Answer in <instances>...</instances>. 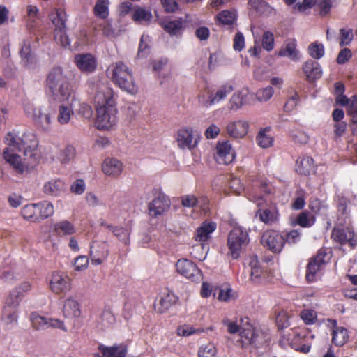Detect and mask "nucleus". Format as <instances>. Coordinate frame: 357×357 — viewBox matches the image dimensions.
I'll return each mask as SVG.
<instances>
[{
    "instance_id": "obj_1",
    "label": "nucleus",
    "mask_w": 357,
    "mask_h": 357,
    "mask_svg": "<svg viewBox=\"0 0 357 357\" xmlns=\"http://www.w3.org/2000/svg\"><path fill=\"white\" fill-rule=\"evenodd\" d=\"M96 107V126L98 130H109L117 122V109L113 89L107 84L97 83L91 87Z\"/></svg>"
},
{
    "instance_id": "obj_2",
    "label": "nucleus",
    "mask_w": 357,
    "mask_h": 357,
    "mask_svg": "<svg viewBox=\"0 0 357 357\" xmlns=\"http://www.w3.org/2000/svg\"><path fill=\"white\" fill-rule=\"evenodd\" d=\"M45 89L50 98L59 102L68 101L73 95L68 73L61 66L50 70L45 80Z\"/></svg>"
},
{
    "instance_id": "obj_3",
    "label": "nucleus",
    "mask_w": 357,
    "mask_h": 357,
    "mask_svg": "<svg viewBox=\"0 0 357 357\" xmlns=\"http://www.w3.org/2000/svg\"><path fill=\"white\" fill-rule=\"evenodd\" d=\"M4 143L13 150L23 151L24 156L35 163L40 158L38 151V140L36 135L31 132H24L20 136L15 132H10L6 135Z\"/></svg>"
},
{
    "instance_id": "obj_4",
    "label": "nucleus",
    "mask_w": 357,
    "mask_h": 357,
    "mask_svg": "<svg viewBox=\"0 0 357 357\" xmlns=\"http://www.w3.org/2000/svg\"><path fill=\"white\" fill-rule=\"evenodd\" d=\"M111 79L121 89L130 94L137 93L133 73L128 66L122 61H118L110 66Z\"/></svg>"
},
{
    "instance_id": "obj_5",
    "label": "nucleus",
    "mask_w": 357,
    "mask_h": 357,
    "mask_svg": "<svg viewBox=\"0 0 357 357\" xmlns=\"http://www.w3.org/2000/svg\"><path fill=\"white\" fill-rule=\"evenodd\" d=\"M250 243L248 230L241 226H235L229 231L227 246L234 259H238Z\"/></svg>"
},
{
    "instance_id": "obj_6",
    "label": "nucleus",
    "mask_w": 357,
    "mask_h": 357,
    "mask_svg": "<svg viewBox=\"0 0 357 357\" xmlns=\"http://www.w3.org/2000/svg\"><path fill=\"white\" fill-rule=\"evenodd\" d=\"M234 90L231 83H225L220 86L215 91H206L198 95L199 103L206 108H209L226 99L227 96Z\"/></svg>"
},
{
    "instance_id": "obj_7",
    "label": "nucleus",
    "mask_w": 357,
    "mask_h": 357,
    "mask_svg": "<svg viewBox=\"0 0 357 357\" xmlns=\"http://www.w3.org/2000/svg\"><path fill=\"white\" fill-rule=\"evenodd\" d=\"M330 259V254L326 250L321 249L316 256L309 260L306 269V279L309 282L317 280Z\"/></svg>"
},
{
    "instance_id": "obj_8",
    "label": "nucleus",
    "mask_w": 357,
    "mask_h": 357,
    "mask_svg": "<svg viewBox=\"0 0 357 357\" xmlns=\"http://www.w3.org/2000/svg\"><path fill=\"white\" fill-rule=\"evenodd\" d=\"M241 322L243 325L241 326L240 335L243 341L258 347L270 340L269 335L267 333L259 329L254 328L250 324L248 317L242 319Z\"/></svg>"
},
{
    "instance_id": "obj_9",
    "label": "nucleus",
    "mask_w": 357,
    "mask_h": 357,
    "mask_svg": "<svg viewBox=\"0 0 357 357\" xmlns=\"http://www.w3.org/2000/svg\"><path fill=\"white\" fill-rule=\"evenodd\" d=\"M154 199L149 204V214L152 218H158L166 213L171 206L169 198L160 188L153 190Z\"/></svg>"
},
{
    "instance_id": "obj_10",
    "label": "nucleus",
    "mask_w": 357,
    "mask_h": 357,
    "mask_svg": "<svg viewBox=\"0 0 357 357\" xmlns=\"http://www.w3.org/2000/svg\"><path fill=\"white\" fill-rule=\"evenodd\" d=\"M176 271L182 276L194 282H199L203 278L202 271L192 261L182 258L176 264Z\"/></svg>"
},
{
    "instance_id": "obj_11",
    "label": "nucleus",
    "mask_w": 357,
    "mask_h": 357,
    "mask_svg": "<svg viewBox=\"0 0 357 357\" xmlns=\"http://www.w3.org/2000/svg\"><path fill=\"white\" fill-rule=\"evenodd\" d=\"M246 264L250 271V279L252 282L263 284L269 281L268 273L260 266L256 255L247 258L245 262V265Z\"/></svg>"
},
{
    "instance_id": "obj_12",
    "label": "nucleus",
    "mask_w": 357,
    "mask_h": 357,
    "mask_svg": "<svg viewBox=\"0 0 357 357\" xmlns=\"http://www.w3.org/2000/svg\"><path fill=\"white\" fill-rule=\"evenodd\" d=\"M262 245L274 253H280L284 245V237L273 230L265 231L261 238Z\"/></svg>"
},
{
    "instance_id": "obj_13",
    "label": "nucleus",
    "mask_w": 357,
    "mask_h": 357,
    "mask_svg": "<svg viewBox=\"0 0 357 357\" xmlns=\"http://www.w3.org/2000/svg\"><path fill=\"white\" fill-rule=\"evenodd\" d=\"M15 151H17L7 146L3 151V159L17 174H23L28 172L29 171L28 165L23 162L21 156Z\"/></svg>"
},
{
    "instance_id": "obj_14",
    "label": "nucleus",
    "mask_w": 357,
    "mask_h": 357,
    "mask_svg": "<svg viewBox=\"0 0 357 357\" xmlns=\"http://www.w3.org/2000/svg\"><path fill=\"white\" fill-rule=\"evenodd\" d=\"M176 141L181 149L192 150L198 145L199 137L194 135L192 128H183L178 130Z\"/></svg>"
},
{
    "instance_id": "obj_15",
    "label": "nucleus",
    "mask_w": 357,
    "mask_h": 357,
    "mask_svg": "<svg viewBox=\"0 0 357 357\" xmlns=\"http://www.w3.org/2000/svg\"><path fill=\"white\" fill-rule=\"evenodd\" d=\"M109 254L108 244L106 241H94L90 246L89 256L93 265L102 264L107 259Z\"/></svg>"
},
{
    "instance_id": "obj_16",
    "label": "nucleus",
    "mask_w": 357,
    "mask_h": 357,
    "mask_svg": "<svg viewBox=\"0 0 357 357\" xmlns=\"http://www.w3.org/2000/svg\"><path fill=\"white\" fill-rule=\"evenodd\" d=\"M50 288L54 294H65L70 289V279L63 273L54 272L50 281Z\"/></svg>"
},
{
    "instance_id": "obj_17",
    "label": "nucleus",
    "mask_w": 357,
    "mask_h": 357,
    "mask_svg": "<svg viewBox=\"0 0 357 357\" xmlns=\"http://www.w3.org/2000/svg\"><path fill=\"white\" fill-rule=\"evenodd\" d=\"M215 149V159L218 163L229 165L235 159V153L228 141L218 142Z\"/></svg>"
},
{
    "instance_id": "obj_18",
    "label": "nucleus",
    "mask_w": 357,
    "mask_h": 357,
    "mask_svg": "<svg viewBox=\"0 0 357 357\" xmlns=\"http://www.w3.org/2000/svg\"><path fill=\"white\" fill-rule=\"evenodd\" d=\"M74 62L77 68L82 73H93L97 67L96 58L89 53L75 54Z\"/></svg>"
},
{
    "instance_id": "obj_19",
    "label": "nucleus",
    "mask_w": 357,
    "mask_h": 357,
    "mask_svg": "<svg viewBox=\"0 0 357 357\" xmlns=\"http://www.w3.org/2000/svg\"><path fill=\"white\" fill-rule=\"evenodd\" d=\"M18 307L8 305L6 299L2 311L1 321L7 330L13 329L18 324Z\"/></svg>"
},
{
    "instance_id": "obj_20",
    "label": "nucleus",
    "mask_w": 357,
    "mask_h": 357,
    "mask_svg": "<svg viewBox=\"0 0 357 357\" xmlns=\"http://www.w3.org/2000/svg\"><path fill=\"white\" fill-rule=\"evenodd\" d=\"M333 240L342 245L349 243L354 248L357 243L354 231L349 227L334 228L332 232Z\"/></svg>"
},
{
    "instance_id": "obj_21",
    "label": "nucleus",
    "mask_w": 357,
    "mask_h": 357,
    "mask_svg": "<svg viewBox=\"0 0 357 357\" xmlns=\"http://www.w3.org/2000/svg\"><path fill=\"white\" fill-rule=\"evenodd\" d=\"M31 289V284L29 282L24 281L14 288L6 297L7 303L19 306L20 302L24 297L26 293L29 292Z\"/></svg>"
},
{
    "instance_id": "obj_22",
    "label": "nucleus",
    "mask_w": 357,
    "mask_h": 357,
    "mask_svg": "<svg viewBox=\"0 0 357 357\" xmlns=\"http://www.w3.org/2000/svg\"><path fill=\"white\" fill-rule=\"evenodd\" d=\"M248 122L244 120L229 121L226 126L227 133L234 138H243L248 132Z\"/></svg>"
},
{
    "instance_id": "obj_23",
    "label": "nucleus",
    "mask_w": 357,
    "mask_h": 357,
    "mask_svg": "<svg viewBox=\"0 0 357 357\" xmlns=\"http://www.w3.org/2000/svg\"><path fill=\"white\" fill-rule=\"evenodd\" d=\"M102 171L108 176L117 177L123 171V164L116 158H107L102 162Z\"/></svg>"
},
{
    "instance_id": "obj_24",
    "label": "nucleus",
    "mask_w": 357,
    "mask_h": 357,
    "mask_svg": "<svg viewBox=\"0 0 357 357\" xmlns=\"http://www.w3.org/2000/svg\"><path fill=\"white\" fill-rule=\"evenodd\" d=\"M70 98V103H62L59 107L57 121L61 125L68 124L74 114L73 108L74 107V102L76 101V98L74 95H73Z\"/></svg>"
},
{
    "instance_id": "obj_25",
    "label": "nucleus",
    "mask_w": 357,
    "mask_h": 357,
    "mask_svg": "<svg viewBox=\"0 0 357 357\" xmlns=\"http://www.w3.org/2000/svg\"><path fill=\"white\" fill-rule=\"evenodd\" d=\"M63 314L68 319H76L81 315L80 305L73 297H68L63 301Z\"/></svg>"
},
{
    "instance_id": "obj_26",
    "label": "nucleus",
    "mask_w": 357,
    "mask_h": 357,
    "mask_svg": "<svg viewBox=\"0 0 357 357\" xmlns=\"http://www.w3.org/2000/svg\"><path fill=\"white\" fill-rule=\"evenodd\" d=\"M296 171L299 174L305 176L314 172L315 165L313 158L309 155L298 157L296 162Z\"/></svg>"
},
{
    "instance_id": "obj_27",
    "label": "nucleus",
    "mask_w": 357,
    "mask_h": 357,
    "mask_svg": "<svg viewBox=\"0 0 357 357\" xmlns=\"http://www.w3.org/2000/svg\"><path fill=\"white\" fill-rule=\"evenodd\" d=\"M66 190L65 183L59 178H53L44 183L43 191L48 196L58 197Z\"/></svg>"
},
{
    "instance_id": "obj_28",
    "label": "nucleus",
    "mask_w": 357,
    "mask_h": 357,
    "mask_svg": "<svg viewBox=\"0 0 357 357\" xmlns=\"http://www.w3.org/2000/svg\"><path fill=\"white\" fill-rule=\"evenodd\" d=\"M333 323L332 342L338 347L344 345L349 339V334L347 328L337 326L336 320H329Z\"/></svg>"
},
{
    "instance_id": "obj_29",
    "label": "nucleus",
    "mask_w": 357,
    "mask_h": 357,
    "mask_svg": "<svg viewBox=\"0 0 357 357\" xmlns=\"http://www.w3.org/2000/svg\"><path fill=\"white\" fill-rule=\"evenodd\" d=\"M249 93L247 87L236 91L231 97L229 102V109L236 111L241 108L245 103V99Z\"/></svg>"
},
{
    "instance_id": "obj_30",
    "label": "nucleus",
    "mask_w": 357,
    "mask_h": 357,
    "mask_svg": "<svg viewBox=\"0 0 357 357\" xmlns=\"http://www.w3.org/2000/svg\"><path fill=\"white\" fill-rule=\"evenodd\" d=\"M303 70L310 80L319 79L322 75L320 64L314 60H308L303 66Z\"/></svg>"
},
{
    "instance_id": "obj_31",
    "label": "nucleus",
    "mask_w": 357,
    "mask_h": 357,
    "mask_svg": "<svg viewBox=\"0 0 357 357\" xmlns=\"http://www.w3.org/2000/svg\"><path fill=\"white\" fill-rule=\"evenodd\" d=\"M50 19L55 26L54 37L58 38L59 31L66 29V22L67 15L64 10L61 8L55 9L50 15Z\"/></svg>"
},
{
    "instance_id": "obj_32",
    "label": "nucleus",
    "mask_w": 357,
    "mask_h": 357,
    "mask_svg": "<svg viewBox=\"0 0 357 357\" xmlns=\"http://www.w3.org/2000/svg\"><path fill=\"white\" fill-rule=\"evenodd\" d=\"M278 56L287 57L293 61H298L301 59L300 52L297 49V45L295 40H291L285 44L278 53Z\"/></svg>"
},
{
    "instance_id": "obj_33",
    "label": "nucleus",
    "mask_w": 357,
    "mask_h": 357,
    "mask_svg": "<svg viewBox=\"0 0 357 357\" xmlns=\"http://www.w3.org/2000/svg\"><path fill=\"white\" fill-rule=\"evenodd\" d=\"M256 142L262 149H268L273 145L274 137L268 127L261 128L256 136Z\"/></svg>"
},
{
    "instance_id": "obj_34",
    "label": "nucleus",
    "mask_w": 357,
    "mask_h": 357,
    "mask_svg": "<svg viewBox=\"0 0 357 357\" xmlns=\"http://www.w3.org/2000/svg\"><path fill=\"white\" fill-rule=\"evenodd\" d=\"M216 224L213 222H204L197 230L196 240L203 243L208 241L211 234L215 230Z\"/></svg>"
},
{
    "instance_id": "obj_35",
    "label": "nucleus",
    "mask_w": 357,
    "mask_h": 357,
    "mask_svg": "<svg viewBox=\"0 0 357 357\" xmlns=\"http://www.w3.org/2000/svg\"><path fill=\"white\" fill-rule=\"evenodd\" d=\"M257 215L266 224H271L278 220L279 213L275 206H271L268 208L258 209Z\"/></svg>"
},
{
    "instance_id": "obj_36",
    "label": "nucleus",
    "mask_w": 357,
    "mask_h": 357,
    "mask_svg": "<svg viewBox=\"0 0 357 357\" xmlns=\"http://www.w3.org/2000/svg\"><path fill=\"white\" fill-rule=\"evenodd\" d=\"M132 18L139 24L149 23L151 21L152 13L149 9L137 6L133 8Z\"/></svg>"
},
{
    "instance_id": "obj_37",
    "label": "nucleus",
    "mask_w": 357,
    "mask_h": 357,
    "mask_svg": "<svg viewBox=\"0 0 357 357\" xmlns=\"http://www.w3.org/2000/svg\"><path fill=\"white\" fill-rule=\"evenodd\" d=\"M54 229L58 234L70 236L76 232V228L72 222L63 220L54 225Z\"/></svg>"
},
{
    "instance_id": "obj_38",
    "label": "nucleus",
    "mask_w": 357,
    "mask_h": 357,
    "mask_svg": "<svg viewBox=\"0 0 357 357\" xmlns=\"http://www.w3.org/2000/svg\"><path fill=\"white\" fill-rule=\"evenodd\" d=\"M177 301V297L172 292H167L162 296L159 301V303L155 305L156 310L162 313L168 310Z\"/></svg>"
},
{
    "instance_id": "obj_39",
    "label": "nucleus",
    "mask_w": 357,
    "mask_h": 357,
    "mask_svg": "<svg viewBox=\"0 0 357 357\" xmlns=\"http://www.w3.org/2000/svg\"><path fill=\"white\" fill-rule=\"evenodd\" d=\"M36 207L37 209H38V221L52 216L54 213L53 204L48 201H43L39 203H36Z\"/></svg>"
},
{
    "instance_id": "obj_40",
    "label": "nucleus",
    "mask_w": 357,
    "mask_h": 357,
    "mask_svg": "<svg viewBox=\"0 0 357 357\" xmlns=\"http://www.w3.org/2000/svg\"><path fill=\"white\" fill-rule=\"evenodd\" d=\"M315 217L310 214L308 211L301 213L292 222L294 225H299L301 227L308 228L314 225L315 223Z\"/></svg>"
},
{
    "instance_id": "obj_41",
    "label": "nucleus",
    "mask_w": 357,
    "mask_h": 357,
    "mask_svg": "<svg viewBox=\"0 0 357 357\" xmlns=\"http://www.w3.org/2000/svg\"><path fill=\"white\" fill-rule=\"evenodd\" d=\"M236 17L237 15L234 10H225L217 15L216 19L220 24L231 26L236 22Z\"/></svg>"
},
{
    "instance_id": "obj_42",
    "label": "nucleus",
    "mask_w": 357,
    "mask_h": 357,
    "mask_svg": "<svg viewBox=\"0 0 357 357\" xmlns=\"http://www.w3.org/2000/svg\"><path fill=\"white\" fill-rule=\"evenodd\" d=\"M107 228L114 234L118 239L125 245L130 244V231L128 228L117 227L114 225H107Z\"/></svg>"
},
{
    "instance_id": "obj_43",
    "label": "nucleus",
    "mask_w": 357,
    "mask_h": 357,
    "mask_svg": "<svg viewBox=\"0 0 357 357\" xmlns=\"http://www.w3.org/2000/svg\"><path fill=\"white\" fill-rule=\"evenodd\" d=\"M184 20L181 19L170 20L163 24L164 29L171 36L180 34L183 29Z\"/></svg>"
},
{
    "instance_id": "obj_44",
    "label": "nucleus",
    "mask_w": 357,
    "mask_h": 357,
    "mask_svg": "<svg viewBox=\"0 0 357 357\" xmlns=\"http://www.w3.org/2000/svg\"><path fill=\"white\" fill-rule=\"evenodd\" d=\"M38 210L36 204H27L22 207L21 214L24 219L30 222H38Z\"/></svg>"
},
{
    "instance_id": "obj_45",
    "label": "nucleus",
    "mask_w": 357,
    "mask_h": 357,
    "mask_svg": "<svg viewBox=\"0 0 357 357\" xmlns=\"http://www.w3.org/2000/svg\"><path fill=\"white\" fill-rule=\"evenodd\" d=\"M123 348V345L113 346L111 347L101 345L99 347L100 353L95 354L94 357H119Z\"/></svg>"
},
{
    "instance_id": "obj_46",
    "label": "nucleus",
    "mask_w": 357,
    "mask_h": 357,
    "mask_svg": "<svg viewBox=\"0 0 357 357\" xmlns=\"http://www.w3.org/2000/svg\"><path fill=\"white\" fill-rule=\"evenodd\" d=\"M30 320L33 327L36 330H43L48 328L49 318L42 316L36 312L31 314Z\"/></svg>"
},
{
    "instance_id": "obj_47",
    "label": "nucleus",
    "mask_w": 357,
    "mask_h": 357,
    "mask_svg": "<svg viewBox=\"0 0 357 357\" xmlns=\"http://www.w3.org/2000/svg\"><path fill=\"white\" fill-rule=\"evenodd\" d=\"M310 208L317 215H325L328 211V205L325 201L312 197L310 201Z\"/></svg>"
},
{
    "instance_id": "obj_48",
    "label": "nucleus",
    "mask_w": 357,
    "mask_h": 357,
    "mask_svg": "<svg viewBox=\"0 0 357 357\" xmlns=\"http://www.w3.org/2000/svg\"><path fill=\"white\" fill-rule=\"evenodd\" d=\"M75 148L68 144L60 151L58 159L61 163L67 164L75 158Z\"/></svg>"
},
{
    "instance_id": "obj_49",
    "label": "nucleus",
    "mask_w": 357,
    "mask_h": 357,
    "mask_svg": "<svg viewBox=\"0 0 357 357\" xmlns=\"http://www.w3.org/2000/svg\"><path fill=\"white\" fill-rule=\"evenodd\" d=\"M94 13L100 18H107L109 15V0H98L94 7Z\"/></svg>"
},
{
    "instance_id": "obj_50",
    "label": "nucleus",
    "mask_w": 357,
    "mask_h": 357,
    "mask_svg": "<svg viewBox=\"0 0 357 357\" xmlns=\"http://www.w3.org/2000/svg\"><path fill=\"white\" fill-rule=\"evenodd\" d=\"M308 53L314 59H321L325 54V49L323 44L314 42L308 46Z\"/></svg>"
},
{
    "instance_id": "obj_51",
    "label": "nucleus",
    "mask_w": 357,
    "mask_h": 357,
    "mask_svg": "<svg viewBox=\"0 0 357 357\" xmlns=\"http://www.w3.org/2000/svg\"><path fill=\"white\" fill-rule=\"evenodd\" d=\"M273 94V88L271 86H267L258 89L255 93V97L259 102H264L271 100Z\"/></svg>"
},
{
    "instance_id": "obj_52",
    "label": "nucleus",
    "mask_w": 357,
    "mask_h": 357,
    "mask_svg": "<svg viewBox=\"0 0 357 357\" xmlns=\"http://www.w3.org/2000/svg\"><path fill=\"white\" fill-rule=\"evenodd\" d=\"M261 47L267 52L273 50L275 45L274 35L272 32L266 31L261 35Z\"/></svg>"
},
{
    "instance_id": "obj_53",
    "label": "nucleus",
    "mask_w": 357,
    "mask_h": 357,
    "mask_svg": "<svg viewBox=\"0 0 357 357\" xmlns=\"http://www.w3.org/2000/svg\"><path fill=\"white\" fill-rule=\"evenodd\" d=\"M347 112L352 119V129L357 132V96H354L351 98Z\"/></svg>"
},
{
    "instance_id": "obj_54",
    "label": "nucleus",
    "mask_w": 357,
    "mask_h": 357,
    "mask_svg": "<svg viewBox=\"0 0 357 357\" xmlns=\"http://www.w3.org/2000/svg\"><path fill=\"white\" fill-rule=\"evenodd\" d=\"M208 251V246L200 243L192 247L191 255L199 261H204L206 257Z\"/></svg>"
},
{
    "instance_id": "obj_55",
    "label": "nucleus",
    "mask_w": 357,
    "mask_h": 357,
    "mask_svg": "<svg viewBox=\"0 0 357 357\" xmlns=\"http://www.w3.org/2000/svg\"><path fill=\"white\" fill-rule=\"evenodd\" d=\"M52 123V116L50 113H45L42 112L41 115L38 118V119L35 123L38 126H39L42 130L45 131H48L50 129L51 124Z\"/></svg>"
},
{
    "instance_id": "obj_56",
    "label": "nucleus",
    "mask_w": 357,
    "mask_h": 357,
    "mask_svg": "<svg viewBox=\"0 0 357 357\" xmlns=\"http://www.w3.org/2000/svg\"><path fill=\"white\" fill-rule=\"evenodd\" d=\"M216 354V347L211 343L202 345L198 351L199 357H215Z\"/></svg>"
},
{
    "instance_id": "obj_57",
    "label": "nucleus",
    "mask_w": 357,
    "mask_h": 357,
    "mask_svg": "<svg viewBox=\"0 0 357 357\" xmlns=\"http://www.w3.org/2000/svg\"><path fill=\"white\" fill-rule=\"evenodd\" d=\"M289 135L292 140L301 144H306L309 140L308 135L301 130H292L290 131Z\"/></svg>"
},
{
    "instance_id": "obj_58",
    "label": "nucleus",
    "mask_w": 357,
    "mask_h": 357,
    "mask_svg": "<svg viewBox=\"0 0 357 357\" xmlns=\"http://www.w3.org/2000/svg\"><path fill=\"white\" fill-rule=\"evenodd\" d=\"M204 331L203 329H195L190 325H182L177 328V334L179 336L188 337L195 333H201Z\"/></svg>"
},
{
    "instance_id": "obj_59",
    "label": "nucleus",
    "mask_w": 357,
    "mask_h": 357,
    "mask_svg": "<svg viewBox=\"0 0 357 357\" xmlns=\"http://www.w3.org/2000/svg\"><path fill=\"white\" fill-rule=\"evenodd\" d=\"M198 198L193 194H188L181 197V205L185 208H194L199 204Z\"/></svg>"
},
{
    "instance_id": "obj_60",
    "label": "nucleus",
    "mask_w": 357,
    "mask_h": 357,
    "mask_svg": "<svg viewBox=\"0 0 357 357\" xmlns=\"http://www.w3.org/2000/svg\"><path fill=\"white\" fill-rule=\"evenodd\" d=\"M340 46L343 47L349 45L353 40L354 34L351 29L343 28L340 30Z\"/></svg>"
},
{
    "instance_id": "obj_61",
    "label": "nucleus",
    "mask_w": 357,
    "mask_h": 357,
    "mask_svg": "<svg viewBox=\"0 0 357 357\" xmlns=\"http://www.w3.org/2000/svg\"><path fill=\"white\" fill-rule=\"evenodd\" d=\"M20 54L24 66H26V67H29V62L32 59L31 56V46L29 43L24 42L23 43L20 49Z\"/></svg>"
},
{
    "instance_id": "obj_62",
    "label": "nucleus",
    "mask_w": 357,
    "mask_h": 357,
    "mask_svg": "<svg viewBox=\"0 0 357 357\" xmlns=\"http://www.w3.org/2000/svg\"><path fill=\"white\" fill-rule=\"evenodd\" d=\"M255 45L249 50L250 55L257 56L261 52V33L259 31L252 29Z\"/></svg>"
},
{
    "instance_id": "obj_63",
    "label": "nucleus",
    "mask_w": 357,
    "mask_h": 357,
    "mask_svg": "<svg viewBox=\"0 0 357 357\" xmlns=\"http://www.w3.org/2000/svg\"><path fill=\"white\" fill-rule=\"evenodd\" d=\"M89 264V258L85 255H79L74 259V267L77 271H82L88 268Z\"/></svg>"
},
{
    "instance_id": "obj_64",
    "label": "nucleus",
    "mask_w": 357,
    "mask_h": 357,
    "mask_svg": "<svg viewBox=\"0 0 357 357\" xmlns=\"http://www.w3.org/2000/svg\"><path fill=\"white\" fill-rule=\"evenodd\" d=\"M301 317L306 324H312L317 319V313L313 310L305 309L301 312Z\"/></svg>"
}]
</instances>
